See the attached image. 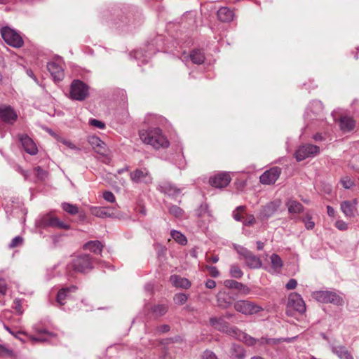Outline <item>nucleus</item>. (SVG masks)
<instances>
[{
  "mask_svg": "<svg viewBox=\"0 0 359 359\" xmlns=\"http://www.w3.org/2000/svg\"><path fill=\"white\" fill-rule=\"evenodd\" d=\"M140 137L144 143L151 145L156 149L167 148L170 145L169 141L163 135L162 130L158 128L141 131Z\"/></svg>",
  "mask_w": 359,
  "mask_h": 359,
  "instance_id": "1",
  "label": "nucleus"
},
{
  "mask_svg": "<svg viewBox=\"0 0 359 359\" xmlns=\"http://www.w3.org/2000/svg\"><path fill=\"white\" fill-rule=\"evenodd\" d=\"M94 267L92 257L86 254L76 256L72 258L71 262L67 265V269L70 268L79 273H86L90 271Z\"/></svg>",
  "mask_w": 359,
  "mask_h": 359,
  "instance_id": "2",
  "label": "nucleus"
},
{
  "mask_svg": "<svg viewBox=\"0 0 359 359\" xmlns=\"http://www.w3.org/2000/svg\"><path fill=\"white\" fill-rule=\"evenodd\" d=\"M88 95L89 86L81 80H73L70 86V98L73 100L83 101Z\"/></svg>",
  "mask_w": 359,
  "mask_h": 359,
  "instance_id": "3",
  "label": "nucleus"
},
{
  "mask_svg": "<svg viewBox=\"0 0 359 359\" xmlns=\"http://www.w3.org/2000/svg\"><path fill=\"white\" fill-rule=\"evenodd\" d=\"M0 33L4 41L10 46L18 48L23 46V39L16 30L6 26L1 29Z\"/></svg>",
  "mask_w": 359,
  "mask_h": 359,
  "instance_id": "4",
  "label": "nucleus"
},
{
  "mask_svg": "<svg viewBox=\"0 0 359 359\" xmlns=\"http://www.w3.org/2000/svg\"><path fill=\"white\" fill-rule=\"evenodd\" d=\"M312 297L316 301L323 304L330 303L337 306H341L344 304L343 298L332 291H315L312 293Z\"/></svg>",
  "mask_w": 359,
  "mask_h": 359,
  "instance_id": "5",
  "label": "nucleus"
},
{
  "mask_svg": "<svg viewBox=\"0 0 359 359\" xmlns=\"http://www.w3.org/2000/svg\"><path fill=\"white\" fill-rule=\"evenodd\" d=\"M292 311L303 313L306 311V305L304 301L300 294L297 292L291 293L288 297L287 304V313L292 315Z\"/></svg>",
  "mask_w": 359,
  "mask_h": 359,
  "instance_id": "6",
  "label": "nucleus"
},
{
  "mask_svg": "<svg viewBox=\"0 0 359 359\" xmlns=\"http://www.w3.org/2000/svg\"><path fill=\"white\" fill-rule=\"evenodd\" d=\"M233 307L236 311L246 316L256 314L263 311L260 306L247 300L236 301Z\"/></svg>",
  "mask_w": 359,
  "mask_h": 359,
  "instance_id": "7",
  "label": "nucleus"
},
{
  "mask_svg": "<svg viewBox=\"0 0 359 359\" xmlns=\"http://www.w3.org/2000/svg\"><path fill=\"white\" fill-rule=\"evenodd\" d=\"M130 180L135 184H149L152 183L153 177L146 168H136L129 174Z\"/></svg>",
  "mask_w": 359,
  "mask_h": 359,
  "instance_id": "8",
  "label": "nucleus"
},
{
  "mask_svg": "<svg viewBox=\"0 0 359 359\" xmlns=\"http://www.w3.org/2000/svg\"><path fill=\"white\" fill-rule=\"evenodd\" d=\"M320 153L319 147L311 144L302 145L295 152L297 161H302L307 158L314 157Z\"/></svg>",
  "mask_w": 359,
  "mask_h": 359,
  "instance_id": "9",
  "label": "nucleus"
},
{
  "mask_svg": "<svg viewBox=\"0 0 359 359\" xmlns=\"http://www.w3.org/2000/svg\"><path fill=\"white\" fill-rule=\"evenodd\" d=\"M41 226L46 227H53L60 229H69L70 226L69 224L60 220L57 217H55L50 214H47L41 217L39 221Z\"/></svg>",
  "mask_w": 359,
  "mask_h": 359,
  "instance_id": "10",
  "label": "nucleus"
},
{
  "mask_svg": "<svg viewBox=\"0 0 359 359\" xmlns=\"http://www.w3.org/2000/svg\"><path fill=\"white\" fill-rule=\"evenodd\" d=\"M18 118V114L13 107L6 104H0V119L8 124H13Z\"/></svg>",
  "mask_w": 359,
  "mask_h": 359,
  "instance_id": "11",
  "label": "nucleus"
},
{
  "mask_svg": "<svg viewBox=\"0 0 359 359\" xmlns=\"http://www.w3.org/2000/svg\"><path fill=\"white\" fill-rule=\"evenodd\" d=\"M281 169L278 167H273L265 171L259 177V181L263 184H274L279 178Z\"/></svg>",
  "mask_w": 359,
  "mask_h": 359,
  "instance_id": "12",
  "label": "nucleus"
},
{
  "mask_svg": "<svg viewBox=\"0 0 359 359\" xmlns=\"http://www.w3.org/2000/svg\"><path fill=\"white\" fill-rule=\"evenodd\" d=\"M18 139L22 147L27 154L30 155H36L37 154L38 149L36 144L27 135L20 134L18 135Z\"/></svg>",
  "mask_w": 359,
  "mask_h": 359,
  "instance_id": "13",
  "label": "nucleus"
},
{
  "mask_svg": "<svg viewBox=\"0 0 359 359\" xmlns=\"http://www.w3.org/2000/svg\"><path fill=\"white\" fill-rule=\"evenodd\" d=\"M231 182V177L226 172H222L210 177L209 180L210 184L215 188L226 187Z\"/></svg>",
  "mask_w": 359,
  "mask_h": 359,
  "instance_id": "14",
  "label": "nucleus"
},
{
  "mask_svg": "<svg viewBox=\"0 0 359 359\" xmlns=\"http://www.w3.org/2000/svg\"><path fill=\"white\" fill-rule=\"evenodd\" d=\"M157 189L170 196L175 197L180 194L181 189L168 181H163L158 185Z\"/></svg>",
  "mask_w": 359,
  "mask_h": 359,
  "instance_id": "15",
  "label": "nucleus"
},
{
  "mask_svg": "<svg viewBox=\"0 0 359 359\" xmlns=\"http://www.w3.org/2000/svg\"><path fill=\"white\" fill-rule=\"evenodd\" d=\"M77 290V287L72 285L70 287H64L60 289L57 294L56 301L58 304L63 306L66 303V300L70 299V293L75 292Z\"/></svg>",
  "mask_w": 359,
  "mask_h": 359,
  "instance_id": "16",
  "label": "nucleus"
},
{
  "mask_svg": "<svg viewBox=\"0 0 359 359\" xmlns=\"http://www.w3.org/2000/svg\"><path fill=\"white\" fill-rule=\"evenodd\" d=\"M210 325L219 332L224 333L229 325V323L222 316H213L209 319Z\"/></svg>",
  "mask_w": 359,
  "mask_h": 359,
  "instance_id": "17",
  "label": "nucleus"
},
{
  "mask_svg": "<svg viewBox=\"0 0 359 359\" xmlns=\"http://www.w3.org/2000/svg\"><path fill=\"white\" fill-rule=\"evenodd\" d=\"M88 143L91 145L95 151L99 154L104 155L107 152L105 143L97 136H90L88 137Z\"/></svg>",
  "mask_w": 359,
  "mask_h": 359,
  "instance_id": "18",
  "label": "nucleus"
},
{
  "mask_svg": "<svg viewBox=\"0 0 359 359\" xmlns=\"http://www.w3.org/2000/svg\"><path fill=\"white\" fill-rule=\"evenodd\" d=\"M47 69L55 81H61L64 76L62 67L55 62L47 64Z\"/></svg>",
  "mask_w": 359,
  "mask_h": 359,
  "instance_id": "19",
  "label": "nucleus"
},
{
  "mask_svg": "<svg viewBox=\"0 0 359 359\" xmlns=\"http://www.w3.org/2000/svg\"><path fill=\"white\" fill-rule=\"evenodd\" d=\"M217 306L222 309L230 307L233 304L232 297L225 292H219L217 296Z\"/></svg>",
  "mask_w": 359,
  "mask_h": 359,
  "instance_id": "20",
  "label": "nucleus"
},
{
  "mask_svg": "<svg viewBox=\"0 0 359 359\" xmlns=\"http://www.w3.org/2000/svg\"><path fill=\"white\" fill-rule=\"evenodd\" d=\"M357 204V200L354 199L353 202L349 201H343L341 203V210L347 217H353L354 211L355 210V205Z\"/></svg>",
  "mask_w": 359,
  "mask_h": 359,
  "instance_id": "21",
  "label": "nucleus"
},
{
  "mask_svg": "<svg viewBox=\"0 0 359 359\" xmlns=\"http://www.w3.org/2000/svg\"><path fill=\"white\" fill-rule=\"evenodd\" d=\"M332 352L340 359H354L351 353L344 346H332Z\"/></svg>",
  "mask_w": 359,
  "mask_h": 359,
  "instance_id": "22",
  "label": "nucleus"
},
{
  "mask_svg": "<svg viewBox=\"0 0 359 359\" xmlns=\"http://www.w3.org/2000/svg\"><path fill=\"white\" fill-rule=\"evenodd\" d=\"M170 280L172 285L177 287L188 289L191 287V282L186 278H182L177 275H172Z\"/></svg>",
  "mask_w": 359,
  "mask_h": 359,
  "instance_id": "23",
  "label": "nucleus"
},
{
  "mask_svg": "<svg viewBox=\"0 0 359 359\" xmlns=\"http://www.w3.org/2000/svg\"><path fill=\"white\" fill-rule=\"evenodd\" d=\"M34 330L36 333L39 334H45L46 337H32L31 339L34 342H44L48 341L50 339L53 338L56 336L55 334L47 331L46 329H40L34 327Z\"/></svg>",
  "mask_w": 359,
  "mask_h": 359,
  "instance_id": "24",
  "label": "nucleus"
},
{
  "mask_svg": "<svg viewBox=\"0 0 359 359\" xmlns=\"http://www.w3.org/2000/svg\"><path fill=\"white\" fill-rule=\"evenodd\" d=\"M218 19L224 22H231L234 17L233 11L227 7H222L217 11Z\"/></svg>",
  "mask_w": 359,
  "mask_h": 359,
  "instance_id": "25",
  "label": "nucleus"
},
{
  "mask_svg": "<svg viewBox=\"0 0 359 359\" xmlns=\"http://www.w3.org/2000/svg\"><path fill=\"white\" fill-rule=\"evenodd\" d=\"M355 126V121L348 116H343L339 119V127L340 129L344 132L351 131Z\"/></svg>",
  "mask_w": 359,
  "mask_h": 359,
  "instance_id": "26",
  "label": "nucleus"
},
{
  "mask_svg": "<svg viewBox=\"0 0 359 359\" xmlns=\"http://www.w3.org/2000/svg\"><path fill=\"white\" fill-rule=\"evenodd\" d=\"M246 265L250 269H259L262 266L260 258L252 252L245 259Z\"/></svg>",
  "mask_w": 359,
  "mask_h": 359,
  "instance_id": "27",
  "label": "nucleus"
},
{
  "mask_svg": "<svg viewBox=\"0 0 359 359\" xmlns=\"http://www.w3.org/2000/svg\"><path fill=\"white\" fill-rule=\"evenodd\" d=\"M90 212L93 215L100 218H105L112 215L110 208L107 207H93L90 209Z\"/></svg>",
  "mask_w": 359,
  "mask_h": 359,
  "instance_id": "28",
  "label": "nucleus"
},
{
  "mask_svg": "<svg viewBox=\"0 0 359 359\" xmlns=\"http://www.w3.org/2000/svg\"><path fill=\"white\" fill-rule=\"evenodd\" d=\"M83 249L90 250L95 254H100L102 251L103 245L99 241H90L83 245Z\"/></svg>",
  "mask_w": 359,
  "mask_h": 359,
  "instance_id": "29",
  "label": "nucleus"
},
{
  "mask_svg": "<svg viewBox=\"0 0 359 359\" xmlns=\"http://www.w3.org/2000/svg\"><path fill=\"white\" fill-rule=\"evenodd\" d=\"M270 259L271 268L273 271L276 273H280L283 266V263L280 257L278 255L273 253L271 255Z\"/></svg>",
  "mask_w": 359,
  "mask_h": 359,
  "instance_id": "30",
  "label": "nucleus"
},
{
  "mask_svg": "<svg viewBox=\"0 0 359 359\" xmlns=\"http://www.w3.org/2000/svg\"><path fill=\"white\" fill-rule=\"evenodd\" d=\"M278 205L275 202H270L263 207L261 215L264 218L271 217L277 210Z\"/></svg>",
  "mask_w": 359,
  "mask_h": 359,
  "instance_id": "31",
  "label": "nucleus"
},
{
  "mask_svg": "<svg viewBox=\"0 0 359 359\" xmlns=\"http://www.w3.org/2000/svg\"><path fill=\"white\" fill-rule=\"evenodd\" d=\"M224 285L231 289H236L238 290H242L245 293L249 292L248 287L243 283L238 282L234 280H226L224 281Z\"/></svg>",
  "mask_w": 359,
  "mask_h": 359,
  "instance_id": "32",
  "label": "nucleus"
},
{
  "mask_svg": "<svg viewBox=\"0 0 359 359\" xmlns=\"http://www.w3.org/2000/svg\"><path fill=\"white\" fill-rule=\"evenodd\" d=\"M290 213H300L304 210L303 205L298 201L294 200H289L286 203Z\"/></svg>",
  "mask_w": 359,
  "mask_h": 359,
  "instance_id": "33",
  "label": "nucleus"
},
{
  "mask_svg": "<svg viewBox=\"0 0 359 359\" xmlns=\"http://www.w3.org/2000/svg\"><path fill=\"white\" fill-rule=\"evenodd\" d=\"M193 63L196 65L202 64L205 60L204 53L200 50H194L189 55Z\"/></svg>",
  "mask_w": 359,
  "mask_h": 359,
  "instance_id": "34",
  "label": "nucleus"
},
{
  "mask_svg": "<svg viewBox=\"0 0 359 359\" xmlns=\"http://www.w3.org/2000/svg\"><path fill=\"white\" fill-rule=\"evenodd\" d=\"M231 356L236 358H243L245 357V351L242 346L233 344L231 347Z\"/></svg>",
  "mask_w": 359,
  "mask_h": 359,
  "instance_id": "35",
  "label": "nucleus"
},
{
  "mask_svg": "<svg viewBox=\"0 0 359 359\" xmlns=\"http://www.w3.org/2000/svg\"><path fill=\"white\" fill-rule=\"evenodd\" d=\"M323 109V104L319 100H313L312 101L309 106L308 107L307 110L310 111L314 114H320Z\"/></svg>",
  "mask_w": 359,
  "mask_h": 359,
  "instance_id": "36",
  "label": "nucleus"
},
{
  "mask_svg": "<svg viewBox=\"0 0 359 359\" xmlns=\"http://www.w3.org/2000/svg\"><path fill=\"white\" fill-rule=\"evenodd\" d=\"M171 237L178 243L184 245L187 243V239L184 234L177 230H172Z\"/></svg>",
  "mask_w": 359,
  "mask_h": 359,
  "instance_id": "37",
  "label": "nucleus"
},
{
  "mask_svg": "<svg viewBox=\"0 0 359 359\" xmlns=\"http://www.w3.org/2000/svg\"><path fill=\"white\" fill-rule=\"evenodd\" d=\"M168 310L167 304H158L154 306L151 311L156 316H162L165 315Z\"/></svg>",
  "mask_w": 359,
  "mask_h": 359,
  "instance_id": "38",
  "label": "nucleus"
},
{
  "mask_svg": "<svg viewBox=\"0 0 359 359\" xmlns=\"http://www.w3.org/2000/svg\"><path fill=\"white\" fill-rule=\"evenodd\" d=\"M61 206L63 210L71 215H75L79 213V208L75 205L69 203H62Z\"/></svg>",
  "mask_w": 359,
  "mask_h": 359,
  "instance_id": "39",
  "label": "nucleus"
},
{
  "mask_svg": "<svg viewBox=\"0 0 359 359\" xmlns=\"http://www.w3.org/2000/svg\"><path fill=\"white\" fill-rule=\"evenodd\" d=\"M169 213L177 218H180L184 214V210L176 205H169L168 206Z\"/></svg>",
  "mask_w": 359,
  "mask_h": 359,
  "instance_id": "40",
  "label": "nucleus"
},
{
  "mask_svg": "<svg viewBox=\"0 0 359 359\" xmlns=\"http://www.w3.org/2000/svg\"><path fill=\"white\" fill-rule=\"evenodd\" d=\"M240 341L244 342L248 346H253L257 343V339L250 335L248 334L247 333L242 332L241 337L239 338Z\"/></svg>",
  "mask_w": 359,
  "mask_h": 359,
  "instance_id": "41",
  "label": "nucleus"
},
{
  "mask_svg": "<svg viewBox=\"0 0 359 359\" xmlns=\"http://www.w3.org/2000/svg\"><path fill=\"white\" fill-rule=\"evenodd\" d=\"M242 332L243 331L239 330L238 327H234V326H231L229 325L228 326V328L226 329V332H225L224 333L236 339H239Z\"/></svg>",
  "mask_w": 359,
  "mask_h": 359,
  "instance_id": "42",
  "label": "nucleus"
},
{
  "mask_svg": "<svg viewBox=\"0 0 359 359\" xmlns=\"http://www.w3.org/2000/svg\"><path fill=\"white\" fill-rule=\"evenodd\" d=\"M230 275L234 278H241L243 276V273L240 267L236 264H233L230 267Z\"/></svg>",
  "mask_w": 359,
  "mask_h": 359,
  "instance_id": "43",
  "label": "nucleus"
},
{
  "mask_svg": "<svg viewBox=\"0 0 359 359\" xmlns=\"http://www.w3.org/2000/svg\"><path fill=\"white\" fill-rule=\"evenodd\" d=\"M245 210V206L244 205H240L238 206L232 213L233 218L238 222L242 221L243 216L241 215V213Z\"/></svg>",
  "mask_w": 359,
  "mask_h": 359,
  "instance_id": "44",
  "label": "nucleus"
},
{
  "mask_svg": "<svg viewBox=\"0 0 359 359\" xmlns=\"http://www.w3.org/2000/svg\"><path fill=\"white\" fill-rule=\"evenodd\" d=\"M34 171L38 180H45L48 176V172L43 170L40 166L35 167Z\"/></svg>",
  "mask_w": 359,
  "mask_h": 359,
  "instance_id": "45",
  "label": "nucleus"
},
{
  "mask_svg": "<svg viewBox=\"0 0 359 359\" xmlns=\"http://www.w3.org/2000/svg\"><path fill=\"white\" fill-rule=\"evenodd\" d=\"M188 299V296L184 293H177L174 297V301L177 304L182 305Z\"/></svg>",
  "mask_w": 359,
  "mask_h": 359,
  "instance_id": "46",
  "label": "nucleus"
},
{
  "mask_svg": "<svg viewBox=\"0 0 359 359\" xmlns=\"http://www.w3.org/2000/svg\"><path fill=\"white\" fill-rule=\"evenodd\" d=\"M13 356V351L4 345L0 344V357Z\"/></svg>",
  "mask_w": 359,
  "mask_h": 359,
  "instance_id": "47",
  "label": "nucleus"
},
{
  "mask_svg": "<svg viewBox=\"0 0 359 359\" xmlns=\"http://www.w3.org/2000/svg\"><path fill=\"white\" fill-rule=\"evenodd\" d=\"M235 250L244 259H245L251 253V252L248 250L247 248L241 245L235 246Z\"/></svg>",
  "mask_w": 359,
  "mask_h": 359,
  "instance_id": "48",
  "label": "nucleus"
},
{
  "mask_svg": "<svg viewBox=\"0 0 359 359\" xmlns=\"http://www.w3.org/2000/svg\"><path fill=\"white\" fill-rule=\"evenodd\" d=\"M303 222H304L305 226L307 229H313L315 223L311 219V216L309 214L306 215V217L303 219Z\"/></svg>",
  "mask_w": 359,
  "mask_h": 359,
  "instance_id": "49",
  "label": "nucleus"
},
{
  "mask_svg": "<svg viewBox=\"0 0 359 359\" xmlns=\"http://www.w3.org/2000/svg\"><path fill=\"white\" fill-rule=\"evenodd\" d=\"M256 223L255 217L253 215H248L245 219L243 221L244 226H253Z\"/></svg>",
  "mask_w": 359,
  "mask_h": 359,
  "instance_id": "50",
  "label": "nucleus"
},
{
  "mask_svg": "<svg viewBox=\"0 0 359 359\" xmlns=\"http://www.w3.org/2000/svg\"><path fill=\"white\" fill-rule=\"evenodd\" d=\"M103 198L105 201L109 203H114L116 201L114 194L109 191H106L103 193Z\"/></svg>",
  "mask_w": 359,
  "mask_h": 359,
  "instance_id": "51",
  "label": "nucleus"
},
{
  "mask_svg": "<svg viewBox=\"0 0 359 359\" xmlns=\"http://www.w3.org/2000/svg\"><path fill=\"white\" fill-rule=\"evenodd\" d=\"M341 183L344 188L346 189H350L354 184L353 182L348 177H343L341 180Z\"/></svg>",
  "mask_w": 359,
  "mask_h": 359,
  "instance_id": "52",
  "label": "nucleus"
},
{
  "mask_svg": "<svg viewBox=\"0 0 359 359\" xmlns=\"http://www.w3.org/2000/svg\"><path fill=\"white\" fill-rule=\"evenodd\" d=\"M175 163L179 168H184L185 167L186 163L182 153L177 155V159L175 160Z\"/></svg>",
  "mask_w": 359,
  "mask_h": 359,
  "instance_id": "53",
  "label": "nucleus"
},
{
  "mask_svg": "<svg viewBox=\"0 0 359 359\" xmlns=\"http://www.w3.org/2000/svg\"><path fill=\"white\" fill-rule=\"evenodd\" d=\"M90 125L98 128L100 129H104L105 128V124L102 121H100L97 119L91 118L89 120Z\"/></svg>",
  "mask_w": 359,
  "mask_h": 359,
  "instance_id": "54",
  "label": "nucleus"
},
{
  "mask_svg": "<svg viewBox=\"0 0 359 359\" xmlns=\"http://www.w3.org/2000/svg\"><path fill=\"white\" fill-rule=\"evenodd\" d=\"M23 241V239L21 236H15L14 238L12 239L11 242L9 244V247L11 248H15L18 246L19 245L22 244Z\"/></svg>",
  "mask_w": 359,
  "mask_h": 359,
  "instance_id": "55",
  "label": "nucleus"
},
{
  "mask_svg": "<svg viewBox=\"0 0 359 359\" xmlns=\"http://www.w3.org/2000/svg\"><path fill=\"white\" fill-rule=\"evenodd\" d=\"M13 308L19 314H22L23 313V311H22V302H21V300L19 299H15L13 301Z\"/></svg>",
  "mask_w": 359,
  "mask_h": 359,
  "instance_id": "56",
  "label": "nucleus"
},
{
  "mask_svg": "<svg viewBox=\"0 0 359 359\" xmlns=\"http://www.w3.org/2000/svg\"><path fill=\"white\" fill-rule=\"evenodd\" d=\"M207 270L210 275L213 278H217L219 276V272L216 266H207Z\"/></svg>",
  "mask_w": 359,
  "mask_h": 359,
  "instance_id": "57",
  "label": "nucleus"
},
{
  "mask_svg": "<svg viewBox=\"0 0 359 359\" xmlns=\"http://www.w3.org/2000/svg\"><path fill=\"white\" fill-rule=\"evenodd\" d=\"M201 359H218L217 355L211 351H205L201 356Z\"/></svg>",
  "mask_w": 359,
  "mask_h": 359,
  "instance_id": "58",
  "label": "nucleus"
},
{
  "mask_svg": "<svg viewBox=\"0 0 359 359\" xmlns=\"http://www.w3.org/2000/svg\"><path fill=\"white\" fill-rule=\"evenodd\" d=\"M335 227L340 231H346L348 229V224L343 220H337L334 224Z\"/></svg>",
  "mask_w": 359,
  "mask_h": 359,
  "instance_id": "59",
  "label": "nucleus"
},
{
  "mask_svg": "<svg viewBox=\"0 0 359 359\" xmlns=\"http://www.w3.org/2000/svg\"><path fill=\"white\" fill-rule=\"evenodd\" d=\"M297 285V281L294 278H291L286 283L285 287L287 290H293V289L296 288Z\"/></svg>",
  "mask_w": 359,
  "mask_h": 359,
  "instance_id": "60",
  "label": "nucleus"
},
{
  "mask_svg": "<svg viewBox=\"0 0 359 359\" xmlns=\"http://www.w3.org/2000/svg\"><path fill=\"white\" fill-rule=\"evenodd\" d=\"M7 291V284L4 279L0 278V295L6 294Z\"/></svg>",
  "mask_w": 359,
  "mask_h": 359,
  "instance_id": "61",
  "label": "nucleus"
},
{
  "mask_svg": "<svg viewBox=\"0 0 359 359\" xmlns=\"http://www.w3.org/2000/svg\"><path fill=\"white\" fill-rule=\"evenodd\" d=\"M199 216H202L203 215H205V213H207L208 215H210V213H209V210H208V206L207 204H202L201 206H200V208H199Z\"/></svg>",
  "mask_w": 359,
  "mask_h": 359,
  "instance_id": "62",
  "label": "nucleus"
},
{
  "mask_svg": "<svg viewBox=\"0 0 359 359\" xmlns=\"http://www.w3.org/2000/svg\"><path fill=\"white\" fill-rule=\"evenodd\" d=\"M170 330V326L168 325H163L156 327V331L157 333H165Z\"/></svg>",
  "mask_w": 359,
  "mask_h": 359,
  "instance_id": "63",
  "label": "nucleus"
},
{
  "mask_svg": "<svg viewBox=\"0 0 359 359\" xmlns=\"http://www.w3.org/2000/svg\"><path fill=\"white\" fill-rule=\"evenodd\" d=\"M216 286V282L214 280L208 279L205 282V287L208 289H213Z\"/></svg>",
  "mask_w": 359,
  "mask_h": 359,
  "instance_id": "64",
  "label": "nucleus"
}]
</instances>
